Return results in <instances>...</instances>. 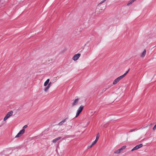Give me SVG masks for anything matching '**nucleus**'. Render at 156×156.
<instances>
[{
	"mask_svg": "<svg viewBox=\"0 0 156 156\" xmlns=\"http://www.w3.org/2000/svg\"><path fill=\"white\" fill-rule=\"evenodd\" d=\"M105 1L106 0H104L101 1L97 6L96 10L102 11L105 9V8L106 4H102L104 3Z\"/></svg>",
	"mask_w": 156,
	"mask_h": 156,
	"instance_id": "f257e3e1",
	"label": "nucleus"
},
{
	"mask_svg": "<svg viewBox=\"0 0 156 156\" xmlns=\"http://www.w3.org/2000/svg\"><path fill=\"white\" fill-rule=\"evenodd\" d=\"M12 114L13 112L12 111L8 112L5 117L3 119L4 121H5L8 118L12 115Z\"/></svg>",
	"mask_w": 156,
	"mask_h": 156,
	"instance_id": "f03ea898",
	"label": "nucleus"
},
{
	"mask_svg": "<svg viewBox=\"0 0 156 156\" xmlns=\"http://www.w3.org/2000/svg\"><path fill=\"white\" fill-rule=\"evenodd\" d=\"M25 131V130L24 129H22L19 132L15 137L17 138L21 136L24 133Z\"/></svg>",
	"mask_w": 156,
	"mask_h": 156,
	"instance_id": "7ed1b4c3",
	"label": "nucleus"
},
{
	"mask_svg": "<svg viewBox=\"0 0 156 156\" xmlns=\"http://www.w3.org/2000/svg\"><path fill=\"white\" fill-rule=\"evenodd\" d=\"M123 78L121 76L118 77L114 81L113 83V84L115 85L116 84Z\"/></svg>",
	"mask_w": 156,
	"mask_h": 156,
	"instance_id": "20e7f679",
	"label": "nucleus"
},
{
	"mask_svg": "<svg viewBox=\"0 0 156 156\" xmlns=\"http://www.w3.org/2000/svg\"><path fill=\"white\" fill-rule=\"evenodd\" d=\"M81 54L80 53H78L75 55L73 57L72 59L74 61H76L80 58Z\"/></svg>",
	"mask_w": 156,
	"mask_h": 156,
	"instance_id": "39448f33",
	"label": "nucleus"
},
{
	"mask_svg": "<svg viewBox=\"0 0 156 156\" xmlns=\"http://www.w3.org/2000/svg\"><path fill=\"white\" fill-rule=\"evenodd\" d=\"M143 145L142 144H140L137 145L131 150V151H133L135 150H138L142 147H143Z\"/></svg>",
	"mask_w": 156,
	"mask_h": 156,
	"instance_id": "423d86ee",
	"label": "nucleus"
},
{
	"mask_svg": "<svg viewBox=\"0 0 156 156\" xmlns=\"http://www.w3.org/2000/svg\"><path fill=\"white\" fill-rule=\"evenodd\" d=\"M73 101L72 104V106L74 107L75 106L77 105L79 101V99L78 98L75 99V100H73Z\"/></svg>",
	"mask_w": 156,
	"mask_h": 156,
	"instance_id": "0eeeda50",
	"label": "nucleus"
},
{
	"mask_svg": "<svg viewBox=\"0 0 156 156\" xmlns=\"http://www.w3.org/2000/svg\"><path fill=\"white\" fill-rule=\"evenodd\" d=\"M146 51L144 49L143 52L141 54L140 56L142 58H144L146 55Z\"/></svg>",
	"mask_w": 156,
	"mask_h": 156,
	"instance_id": "6e6552de",
	"label": "nucleus"
},
{
	"mask_svg": "<svg viewBox=\"0 0 156 156\" xmlns=\"http://www.w3.org/2000/svg\"><path fill=\"white\" fill-rule=\"evenodd\" d=\"M83 106L81 105L78 108L77 112L80 113L83 110Z\"/></svg>",
	"mask_w": 156,
	"mask_h": 156,
	"instance_id": "1a4fd4ad",
	"label": "nucleus"
},
{
	"mask_svg": "<svg viewBox=\"0 0 156 156\" xmlns=\"http://www.w3.org/2000/svg\"><path fill=\"white\" fill-rule=\"evenodd\" d=\"M61 138V137H59L53 140L52 142L54 143H55L58 140L60 139Z\"/></svg>",
	"mask_w": 156,
	"mask_h": 156,
	"instance_id": "9d476101",
	"label": "nucleus"
},
{
	"mask_svg": "<svg viewBox=\"0 0 156 156\" xmlns=\"http://www.w3.org/2000/svg\"><path fill=\"white\" fill-rule=\"evenodd\" d=\"M136 0H130L129 1L128 3L127 4V5L129 6L132 4Z\"/></svg>",
	"mask_w": 156,
	"mask_h": 156,
	"instance_id": "9b49d317",
	"label": "nucleus"
},
{
	"mask_svg": "<svg viewBox=\"0 0 156 156\" xmlns=\"http://www.w3.org/2000/svg\"><path fill=\"white\" fill-rule=\"evenodd\" d=\"M49 79H48L46 81L44 82V86H46L48 84V83H49Z\"/></svg>",
	"mask_w": 156,
	"mask_h": 156,
	"instance_id": "f8f14e48",
	"label": "nucleus"
},
{
	"mask_svg": "<svg viewBox=\"0 0 156 156\" xmlns=\"http://www.w3.org/2000/svg\"><path fill=\"white\" fill-rule=\"evenodd\" d=\"M97 141V140H95V141L90 146H88V148L91 147L93 146H94L96 143Z\"/></svg>",
	"mask_w": 156,
	"mask_h": 156,
	"instance_id": "ddd939ff",
	"label": "nucleus"
},
{
	"mask_svg": "<svg viewBox=\"0 0 156 156\" xmlns=\"http://www.w3.org/2000/svg\"><path fill=\"white\" fill-rule=\"evenodd\" d=\"M121 152V151H120V149H118L116 151H115L114 153L115 154H119Z\"/></svg>",
	"mask_w": 156,
	"mask_h": 156,
	"instance_id": "4468645a",
	"label": "nucleus"
},
{
	"mask_svg": "<svg viewBox=\"0 0 156 156\" xmlns=\"http://www.w3.org/2000/svg\"><path fill=\"white\" fill-rule=\"evenodd\" d=\"M129 70V69L127 71H126V72L123 75L121 76L123 78L126 75V74L128 73Z\"/></svg>",
	"mask_w": 156,
	"mask_h": 156,
	"instance_id": "2eb2a0df",
	"label": "nucleus"
},
{
	"mask_svg": "<svg viewBox=\"0 0 156 156\" xmlns=\"http://www.w3.org/2000/svg\"><path fill=\"white\" fill-rule=\"evenodd\" d=\"M66 119H65L63 120L60 123H59L58 125L60 126L62 125V124L63 123L66 121Z\"/></svg>",
	"mask_w": 156,
	"mask_h": 156,
	"instance_id": "dca6fc26",
	"label": "nucleus"
},
{
	"mask_svg": "<svg viewBox=\"0 0 156 156\" xmlns=\"http://www.w3.org/2000/svg\"><path fill=\"white\" fill-rule=\"evenodd\" d=\"M50 87L48 86L46 87L44 89V91L45 92H46L48 91L49 89V88Z\"/></svg>",
	"mask_w": 156,
	"mask_h": 156,
	"instance_id": "f3484780",
	"label": "nucleus"
},
{
	"mask_svg": "<svg viewBox=\"0 0 156 156\" xmlns=\"http://www.w3.org/2000/svg\"><path fill=\"white\" fill-rule=\"evenodd\" d=\"M99 133H98L97 135V136H96V140L98 141L99 138Z\"/></svg>",
	"mask_w": 156,
	"mask_h": 156,
	"instance_id": "a211bd4d",
	"label": "nucleus"
},
{
	"mask_svg": "<svg viewBox=\"0 0 156 156\" xmlns=\"http://www.w3.org/2000/svg\"><path fill=\"white\" fill-rule=\"evenodd\" d=\"M126 147V146H122V147L121 148V149L123 151V150H124Z\"/></svg>",
	"mask_w": 156,
	"mask_h": 156,
	"instance_id": "6ab92c4d",
	"label": "nucleus"
},
{
	"mask_svg": "<svg viewBox=\"0 0 156 156\" xmlns=\"http://www.w3.org/2000/svg\"><path fill=\"white\" fill-rule=\"evenodd\" d=\"M108 88H104V89H103L102 90V91L103 92H105V91H106V90L108 89Z\"/></svg>",
	"mask_w": 156,
	"mask_h": 156,
	"instance_id": "aec40b11",
	"label": "nucleus"
},
{
	"mask_svg": "<svg viewBox=\"0 0 156 156\" xmlns=\"http://www.w3.org/2000/svg\"><path fill=\"white\" fill-rule=\"evenodd\" d=\"M80 113L77 112V113L76 114V116L75 117H78L79 115H80Z\"/></svg>",
	"mask_w": 156,
	"mask_h": 156,
	"instance_id": "412c9836",
	"label": "nucleus"
},
{
	"mask_svg": "<svg viewBox=\"0 0 156 156\" xmlns=\"http://www.w3.org/2000/svg\"><path fill=\"white\" fill-rule=\"evenodd\" d=\"M27 127V125H25V126H24L23 127V129H26V128Z\"/></svg>",
	"mask_w": 156,
	"mask_h": 156,
	"instance_id": "4be33fe9",
	"label": "nucleus"
},
{
	"mask_svg": "<svg viewBox=\"0 0 156 156\" xmlns=\"http://www.w3.org/2000/svg\"><path fill=\"white\" fill-rule=\"evenodd\" d=\"M136 129H132L131 130H130L129 132H133V131H134V130H135Z\"/></svg>",
	"mask_w": 156,
	"mask_h": 156,
	"instance_id": "5701e85b",
	"label": "nucleus"
},
{
	"mask_svg": "<svg viewBox=\"0 0 156 156\" xmlns=\"http://www.w3.org/2000/svg\"><path fill=\"white\" fill-rule=\"evenodd\" d=\"M51 83L50 82V83L48 84V86H49L50 87V85H51Z\"/></svg>",
	"mask_w": 156,
	"mask_h": 156,
	"instance_id": "b1692460",
	"label": "nucleus"
},
{
	"mask_svg": "<svg viewBox=\"0 0 156 156\" xmlns=\"http://www.w3.org/2000/svg\"><path fill=\"white\" fill-rule=\"evenodd\" d=\"M119 149H120V151H121V152L123 151L121 149V148Z\"/></svg>",
	"mask_w": 156,
	"mask_h": 156,
	"instance_id": "393cba45",
	"label": "nucleus"
}]
</instances>
